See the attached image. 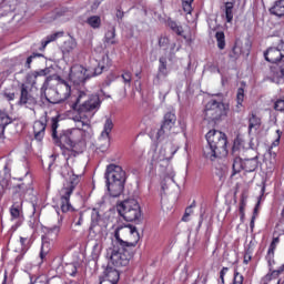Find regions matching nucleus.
I'll use <instances>...</instances> for the list:
<instances>
[{"label":"nucleus","instance_id":"26","mask_svg":"<svg viewBox=\"0 0 284 284\" xmlns=\"http://www.w3.org/2000/svg\"><path fill=\"white\" fill-rule=\"evenodd\" d=\"M261 129V118L256 116V114L252 113L248 118V134L253 132H257Z\"/></svg>","mask_w":284,"mask_h":284},{"label":"nucleus","instance_id":"10","mask_svg":"<svg viewBox=\"0 0 284 284\" xmlns=\"http://www.w3.org/2000/svg\"><path fill=\"white\" fill-rule=\"evenodd\" d=\"M205 139L209 145H214L222 152H225L227 148V135H225V133L213 129L206 133Z\"/></svg>","mask_w":284,"mask_h":284},{"label":"nucleus","instance_id":"47","mask_svg":"<svg viewBox=\"0 0 284 284\" xmlns=\"http://www.w3.org/2000/svg\"><path fill=\"white\" fill-rule=\"evenodd\" d=\"M3 194H6V180L0 181V201L3 199Z\"/></svg>","mask_w":284,"mask_h":284},{"label":"nucleus","instance_id":"59","mask_svg":"<svg viewBox=\"0 0 284 284\" xmlns=\"http://www.w3.org/2000/svg\"><path fill=\"white\" fill-rule=\"evenodd\" d=\"M4 172L6 174H10V166L8 163L4 165Z\"/></svg>","mask_w":284,"mask_h":284},{"label":"nucleus","instance_id":"35","mask_svg":"<svg viewBox=\"0 0 284 284\" xmlns=\"http://www.w3.org/2000/svg\"><path fill=\"white\" fill-rule=\"evenodd\" d=\"M59 37H63V32H55V33L48 36L44 39V41L42 42L43 48H45V45H48L49 43H52V41H57V39H59Z\"/></svg>","mask_w":284,"mask_h":284},{"label":"nucleus","instance_id":"46","mask_svg":"<svg viewBox=\"0 0 284 284\" xmlns=\"http://www.w3.org/2000/svg\"><path fill=\"white\" fill-rule=\"evenodd\" d=\"M276 134H277V138L272 143L271 148H278V145L281 143V136H282L283 132H281V130H276Z\"/></svg>","mask_w":284,"mask_h":284},{"label":"nucleus","instance_id":"52","mask_svg":"<svg viewBox=\"0 0 284 284\" xmlns=\"http://www.w3.org/2000/svg\"><path fill=\"white\" fill-rule=\"evenodd\" d=\"M4 99L7 101H14V93H4Z\"/></svg>","mask_w":284,"mask_h":284},{"label":"nucleus","instance_id":"22","mask_svg":"<svg viewBox=\"0 0 284 284\" xmlns=\"http://www.w3.org/2000/svg\"><path fill=\"white\" fill-rule=\"evenodd\" d=\"M138 201L134 199L124 200L122 203L118 205V212L123 215L125 212H132L134 210V205H136Z\"/></svg>","mask_w":284,"mask_h":284},{"label":"nucleus","instance_id":"43","mask_svg":"<svg viewBox=\"0 0 284 284\" xmlns=\"http://www.w3.org/2000/svg\"><path fill=\"white\" fill-rule=\"evenodd\" d=\"M245 277L239 271H234L233 284H243Z\"/></svg>","mask_w":284,"mask_h":284},{"label":"nucleus","instance_id":"41","mask_svg":"<svg viewBox=\"0 0 284 284\" xmlns=\"http://www.w3.org/2000/svg\"><path fill=\"white\" fill-rule=\"evenodd\" d=\"M41 57H43V54H41V53L31 54L29 58H27L26 68L28 70H30V68L32 65V61H34V59H38V58H41Z\"/></svg>","mask_w":284,"mask_h":284},{"label":"nucleus","instance_id":"54","mask_svg":"<svg viewBox=\"0 0 284 284\" xmlns=\"http://www.w3.org/2000/svg\"><path fill=\"white\" fill-rule=\"evenodd\" d=\"M256 221V215H253L252 219H251V223H250V229H251V232H254V223Z\"/></svg>","mask_w":284,"mask_h":284},{"label":"nucleus","instance_id":"55","mask_svg":"<svg viewBox=\"0 0 284 284\" xmlns=\"http://www.w3.org/2000/svg\"><path fill=\"white\" fill-rule=\"evenodd\" d=\"M20 243H21L22 247H26V244L28 243V239L20 237Z\"/></svg>","mask_w":284,"mask_h":284},{"label":"nucleus","instance_id":"40","mask_svg":"<svg viewBox=\"0 0 284 284\" xmlns=\"http://www.w3.org/2000/svg\"><path fill=\"white\" fill-rule=\"evenodd\" d=\"M121 77H122L124 85H129V88H130V85L132 83V72L124 71Z\"/></svg>","mask_w":284,"mask_h":284},{"label":"nucleus","instance_id":"27","mask_svg":"<svg viewBox=\"0 0 284 284\" xmlns=\"http://www.w3.org/2000/svg\"><path fill=\"white\" fill-rule=\"evenodd\" d=\"M258 168V160L256 158L244 160V172H254Z\"/></svg>","mask_w":284,"mask_h":284},{"label":"nucleus","instance_id":"16","mask_svg":"<svg viewBox=\"0 0 284 284\" xmlns=\"http://www.w3.org/2000/svg\"><path fill=\"white\" fill-rule=\"evenodd\" d=\"M74 50H77V40H74V38H69L61 45V51L64 59H69L70 54H72Z\"/></svg>","mask_w":284,"mask_h":284},{"label":"nucleus","instance_id":"15","mask_svg":"<svg viewBox=\"0 0 284 284\" xmlns=\"http://www.w3.org/2000/svg\"><path fill=\"white\" fill-rule=\"evenodd\" d=\"M11 221L19 226L23 223V201L14 202L10 207Z\"/></svg>","mask_w":284,"mask_h":284},{"label":"nucleus","instance_id":"62","mask_svg":"<svg viewBox=\"0 0 284 284\" xmlns=\"http://www.w3.org/2000/svg\"><path fill=\"white\" fill-rule=\"evenodd\" d=\"M181 131L184 132L185 131V124L181 125Z\"/></svg>","mask_w":284,"mask_h":284},{"label":"nucleus","instance_id":"42","mask_svg":"<svg viewBox=\"0 0 284 284\" xmlns=\"http://www.w3.org/2000/svg\"><path fill=\"white\" fill-rule=\"evenodd\" d=\"M91 225L92 227H97V225H99V211L95 209H93L91 213Z\"/></svg>","mask_w":284,"mask_h":284},{"label":"nucleus","instance_id":"37","mask_svg":"<svg viewBox=\"0 0 284 284\" xmlns=\"http://www.w3.org/2000/svg\"><path fill=\"white\" fill-rule=\"evenodd\" d=\"M106 281H112L116 284V281H119V271L114 268L106 270Z\"/></svg>","mask_w":284,"mask_h":284},{"label":"nucleus","instance_id":"8","mask_svg":"<svg viewBox=\"0 0 284 284\" xmlns=\"http://www.w3.org/2000/svg\"><path fill=\"white\" fill-rule=\"evenodd\" d=\"M128 247L113 244V247L108 251V257L114 267H126V265H130V258L132 256Z\"/></svg>","mask_w":284,"mask_h":284},{"label":"nucleus","instance_id":"39","mask_svg":"<svg viewBox=\"0 0 284 284\" xmlns=\"http://www.w3.org/2000/svg\"><path fill=\"white\" fill-rule=\"evenodd\" d=\"M8 116L6 114H0V136L3 134L6 125H8Z\"/></svg>","mask_w":284,"mask_h":284},{"label":"nucleus","instance_id":"44","mask_svg":"<svg viewBox=\"0 0 284 284\" xmlns=\"http://www.w3.org/2000/svg\"><path fill=\"white\" fill-rule=\"evenodd\" d=\"M194 0H184L183 1V10L186 14H192V2Z\"/></svg>","mask_w":284,"mask_h":284},{"label":"nucleus","instance_id":"13","mask_svg":"<svg viewBox=\"0 0 284 284\" xmlns=\"http://www.w3.org/2000/svg\"><path fill=\"white\" fill-rule=\"evenodd\" d=\"M19 105H24L32 110L37 105V94H34V89L28 90V85H21V94L19 100Z\"/></svg>","mask_w":284,"mask_h":284},{"label":"nucleus","instance_id":"23","mask_svg":"<svg viewBox=\"0 0 284 284\" xmlns=\"http://www.w3.org/2000/svg\"><path fill=\"white\" fill-rule=\"evenodd\" d=\"M112 65V61L110 60V57L103 55L102 60L98 63V67L93 69V74L98 77L99 74L103 73V70H108Z\"/></svg>","mask_w":284,"mask_h":284},{"label":"nucleus","instance_id":"20","mask_svg":"<svg viewBox=\"0 0 284 284\" xmlns=\"http://www.w3.org/2000/svg\"><path fill=\"white\" fill-rule=\"evenodd\" d=\"M169 28L172 30V32H175L179 37H183L187 43H192V38L187 36H183V27L181 24H178L176 21L169 19L166 21Z\"/></svg>","mask_w":284,"mask_h":284},{"label":"nucleus","instance_id":"45","mask_svg":"<svg viewBox=\"0 0 284 284\" xmlns=\"http://www.w3.org/2000/svg\"><path fill=\"white\" fill-rule=\"evenodd\" d=\"M274 110L277 112H283L284 111V100H277L274 104Z\"/></svg>","mask_w":284,"mask_h":284},{"label":"nucleus","instance_id":"48","mask_svg":"<svg viewBox=\"0 0 284 284\" xmlns=\"http://www.w3.org/2000/svg\"><path fill=\"white\" fill-rule=\"evenodd\" d=\"M227 272H230V268L227 267H223L220 272V278L222 283H225V274H227Z\"/></svg>","mask_w":284,"mask_h":284},{"label":"nucleus","instance_id":"7","mask_svg":"<svg viewBox=\"0 0 284 284\" xmlns=\"http://www.w3.org/2000/svg\"><path fill=\"white\" fill-rule=\"evenodd\" d=\"M230 105L223 103V101L211 100L206 103L204 110L205 121H219L222 116H227Z\"/></svg>","mask_w":284,"mask_h":284},{"label":"nucleus","instance_id":"38","mask_svg":"<svg viewBox=\"0 0 284 284\" xmlns=\"http://www.w3.org/2000/svg\"><path fill=\"white\" fill-rule=\"evenodd\" d=\"M49 252H50V242L43 240L41 251H40L41 261H43V258H45V256H48Z\"/></svg>","mask_w":284,"mask_h":284},{"label":"nucleus","instance_id":"18","mask_svg":"<svg viewBox=\"0 0 284 284\" xmlns=\"http://www.w3.org/2000/svg\"><path fill=\"white\" fill-rule=\"evenodd\" d=\"M221 152H223L221 149H217V146L207 143L203 149V156H205V159H209L210 161H214L216 156L221 154Z\"/></svg>","mask_w":284,"mask_h":284},{"label":"nucleus","instance_id":"2","mask_svg":"<svg viewBox=\"0 0 284 284\" xmlns=\"http://www.w3.org/2000/svg\"><path fill=\"white\" fill-rule=\"evenodd\" d=\"M104 179L110 196L116 199V196L123 194L126 179L123 168L116 164H109L105 170Z\"/></svg>","mask_w":284,"mask_h":284},{"label":"nucleus","instance_id":"64","mask_svg":"<svg viewBox=\"0 0 284 284\" xmlns=\"http://www.w3.org/2000/svg\"><path fill=\"white\" fill-rule=\"evenodd\" d=\"M7 278H8V275H7V274H4V281H3V283H6Z\"/></svg>","mask_w":284,"mask_h":284},{"label":"nucleus","instance_id":"57","mask_svg":"<svg viewBox=\"0 0 284 284\" xmlns=\"http://www.w3.org/2000/svg\"><path fill=\"white\" fill-rule=\"evenodd\" d=\"M82 223H83V215H80L78 222H75V225L80 226V225H82Z\"/></svg>","mask_w":284,"mask_h":284},{"label":"nucleus","instance_id":"6","mask_svg":"<svg viewBox=\"0 0 284 284\" xmlns=\"http://www.w3.org/2000/svg\"><path fill=\"white\" fill-rule=\"evenodd\" d=\"M70 92H72V88L68 82L65 81H60L55 89L54 88H49L47 89V92H44V97L49 103H61L65 101L70 97Z\"/></svg>","mask_w":284,"mask_h":284},{"label":"nucleus","instance_id":"33","mask_svg":"<svg viewBox=\"0 0 284 284\" xmlns=\"http://www.w3.org/2000/svg\"><path fill=\"white\" fill-rule=\"evenodd\" d=\"M215 39L217 41V48L220 50H225V33L223 31H217L215 33Z\"/></svg>","mask_w":284,"mask_h":284},{"label":"nucleus","instance_id":"50","mask_svg":"<svg viewBox=\"0 0 284 284\" xmlns=\"http://www.w3.org/2000/svg\"><path fill=\"white\" fill-rule=\"evenodd\" d=\"M169 43H170V40H169L166 37H161V38L159 39V44H160L161 47L168 45Z\"/></svg>","mask_w":284,"mask_h":284},{"label":"nucleus","instance_id":"32","mask_svg":"<svg viewBox=\"0 0 284 284\" xmlns=\"http://www.w3.org/2000/svg\"><path fill=\"white\" fill-rule=\"evenodd\" d=\"M241 170H244V160L241 158H235L233 161V175L239 174Z\"/></svg>","mask_w":284,"mask_h":284},{"label":"nucleus","instance_id":"5","mask_svg":"<svg viewBox=\"0 0 284 284\" xmlns=\"http://www.w3.org/2000/svg\"><path fill=\"white\" fill-rule=\"evenodd\" d=\"M159 63L158 73L153 79V84L156 85L160 94L168 97L172 90V81H170V78H168L170 77V70H168V61L165 58H160Z\"/></svg>","mask_w":284,"mask_h":284},{"label":"nucleus","instance_id":"25","mask_svg":"<svg viewBox=\"0 0 284 284\" xmlns=\"http://www.w3.org/2000/svg\"><path fill=\"white\" fill-rule=\"evenodd\" d=\"M271 14L274 17H278V19H283L284 17V0H276L273 7L270 9Z\"/></svg>","mask_w":284,"mask_h":284},{"label":"nucleus","instance_id":"28","mask_svg":"<svg viewBox=\"0 0 284 284\" xmlns=\"http://www.w3.org/2000/svg\"><path fill=\"white\" fill-rule=\"evenodd\" d=\"M244 99H245V89L239 88L236 93L235 112H241V108H243Z\"/></svg>","mask_w":284,"mask_h":284},{"label":"nucleus","instance_id":"60","mask_svg":"<svg viewBox=\"0 0 284 284\" xmlns=\"http://www.w3.org/2000/svg\"><path fill=\"white\" fill-rule=\"evenodd\" d=\"M274 272H276L277 274H282V272H284V264L277 271Z\"/></svg>","mask_w":284,"mask_h":284},{"label":"nucleus","instance_id":"34","mask_svg":"<svg viewBox=\"0 0 284 284\" xmlns=\"http://www.w3.org/2000/svg\"><path fill=\"white\" fill-rule=\"evenodd\" d=\"M87 23L94 29L101 28V18L99 16L90 17L88 18Z\"/></svg>","mask_w":284,"mask_h":284},{"label":"nucleus","instance_id":"4","mask_svg":"<svg viewBox=\"0 0 284 284\" xmlns=\"http://www.w3.org/2000/svg\"><path fill=\"white\" fill-rule=\"evenodd\" d=\"M114 241L113 245H118L120 247H136V243H139V231L133 225H121L118 226L114 231Z\"/></svg>","mask_w":284,"mask_h":284},{"label":"nucleus","instance_id":"14","mask_svg":"<svg viewBox=\"0 0 284 284\" xmlns=\"http://www.w3.org/2000/svg\"><path fill=\"white\" fill-rule=\"evenodd\" d=\"M264 59L268 63H278L284 59V42H280L277 47H271L264 52Z\"/></svg>","mask_w":284,"mask_h":284},{"label":"nucleus","instance_id":"30","mask_svg":"<svg viewBox=\"0 0 284 284\" xmlns=\"http://www.w3.org/2000/svg\"><path fill=\"white\" fill-rule=\"evenodd\" d=\"M224 12H225V19H226L227 23H232V21L234 19V3L226 2Z\"/></svg>","mask_w":284,"mask_h":284},{"label":"nucleus","instance_id":"58","mask_svg":"<svg viewBox=\"0 0 284 284\" xmlns=\"http://www.w3.org/2000/svg\"><path fill=\"white\" fill-rule=\"evenodd\" d=\"M274 250L275 248H272V246L268 247V252H267L268 256H274Z\"/></svg>","mask_w":284,"mask_h":284},{"label":"nucleus","instance_id":"21","mask_svg":"<svg viewBox=\"0 0 284 284\" xmlns=\"http://www.w3.org/2000/svg\"><path fill=\"white\" fill-rule=\"evenodd\" d=\"M33 132L36 141H43L45 136V123L43 121H36L33 123Z\"/></svg>","mask_w":284,"mask_h":284},{"label":"nucleus","instance_id":"29","mask_svg":"<svg viewBox=\"0 0 284 284\" xmlns=\"http://www.w3.org/2000/svg\"><path fill=\"white\" fill-rule=\"evenodd\" d=\"M61 219L58 221V223L51 227H47V236H52L53 239H57L59 236V232H61Z\"/></svg>","mask_w":284,"mask_h":284},{"label":"nucleus","instance_id":"9","mask_svg":"<svg viewBox=\"0 0 284 284\" xmlns=\"http://www.w3.org/2000/svg\"><path fill=\"white\" fill-rule=\"evenodd\" d=\"M172 134H179V128L176 126V114L174 112H168L164 114L162 125L156 132L158 141H163Z\"/></svg>","mask_w":284,"mask_h":284},{"label":"nucleus","instance_id":"1","mask_svg":"<svg viewBox=\"0 0 284 284\" xmlns=\"http://www.w3.org/2000/svg\"><path fill=\"white\" fill-rule=\"evenodd\" d=\"M72 121L75 128L62 131L59 138L60 143L69 145V148H61L67 164L62 166L60 174L65 181H69V184L61 190L62 212H70V210H72L70 196H72L74 187H77L81 181V174L74 173V169L70 166V161L75 159L79 154V148L77 145L85 141V139H91L92 134H94L88 115H73Z\"/></svg>","mask_w":284,"mask_h":284},{"label":"nucleus","instance_id":"3","mask_svg":"<svg viewBox=\"0 0 284 284\" xmlns=\"http://www.w3.org/2000/svg\"><path fill=\"white\" fill-rule=\"evenodd\" d=\"M72 110L78 112L75 116H88L90 112H98L101 108V99L99 94H91L88 91H79L77 97H73Z\"/></svg>","mask_w":284,"mask_h":284},{"label":"nucleus","instance_id":"51","mask_svg":"<svg viewBox=\"0 0 284 284\" xmlns=\"http://www.w3.org/2000/svg\"><path fill=\"white\" fill-rule=\"evenodd\" d=\"M240 214H242V216H245V201L243 200L240 204Z\"/></svg>","mask_w":284,"mask_h":284},{"label":"nucleus","instance_id":"17","mask_svg":"<svg viewBox=\"0 0 284 284\" xmlns=\"http://www.w3.org/2000/svg\"><path fill=\"white\" fill-rule=\"evenodd\" d=\"M132 205L134 207L132 211H128L121 215L124 219V221L132 222V221H139V219H141V206L139 205V202Z\"/></svg>","mask_w":284,"mask_h":284},{"label":"nucleus","instance_id":"36","mask_svg":"<svg viewBox=\"0 0 284 284\" xmlns=\"http://www.w3.org/2000/svg\"><path fill=\"white\" fill-rule=\"evenodd\" d=\"M58 128H59V118H52L51 119L52 139H55V140L60 139V136L57 134Z\"/></svg>","mask_w":284,"mask_h":284},{"label":"nucleus","instance_id":"12","mask_svg":"<svg viewBox=\"0 0 284 284\" xmlns=\"http://www.w3.org/2000/svg\"><path fill=\"white\" fill-rule=\"evenodd\" d=\"M69 79L75 85H81V83H84L87 79H90V73H88V69L83 65L74 64L70 69Z\"/></svg>","mask_w":284,"mask_h":284},{"label":"nucleus","instance_id":"24","mask_svg":"<svg viewBox=\"0 0 284 284\" xmlns=\"http://www.w3.org/2000/svg\"><path fill=\"white\" fill-rule=\"evenodd\" d=\"M113 128H114V123H112V120L106 119L103 131L100 136V141H105V143L110 144V132H112Z\"/></svg>","mask_w":284,"mask_h":284},{"label":"nucleus","instance_id":"53","mask_svg":"<svg viewBox=\"0 0 284 284\" xmlns=\"http://www.w3.org/2000/svg\"><path fill=\"white\" fill-rule=\"evenodd\" d=\"M276 245H278V237H274V239H273V241H272L270 247L276 250Z\"/></svg>","mask_w":284,"mask_h":284},{"label":"nucleus","instance_id":"61","mask_svg":"<svg viewBox=\"0 0 284 284\" xmlns=\"http://www.w3.org/2000/svg\"><path fill=\"white\" fill-rule=\"evenodd\" d=\"M189 207H191V210H192L193 207H196V202H193Z\"/></svg>","mask_w":284,"mask_h":284},{"label":"nucleus","instance_id":"56","mask_svg":"<svg viewBox=\"0 0 284 284\" xmlns=\"http://www.w3.org/2000/svg\"><path fill=\"white\" fill-rule=\"evenodd\" d=\"M116 18H118V19H123V11L118 10V11H116Z\"/></svg>","mask_w":284,"mask_h":284},{"label":"nucleus","instance_id":"11","mask_svg":"<svg viewBox=\"0 0 284 284\" xmlns=\"http://www.w3.org/2000/svg\"><path fill=\"white\" fill-rule=\"evenodd\" d=\"M179 152V144L174 142H166L163 146L159 150L158 154L155 155L156 161L170 163L172 159H174V154Z\"/></svg>","mask_w":284,"mask_h":284},{"label":"nucleus","instance_id":"63","mask_svg":"<svg viewBox=\"0 0 284 284\" xmlns=\"http://www.w3.org/2000/svg\"><path fill=\"white\" fill-rule=\"evenodd\" d=\"M23 187V185H18V190L21 191V189Z\"/></svg>","mask_w":284,"mask_h":284},{"label":"nucleus","instance_id":"19","mask_svg":"<svg viewBox=\"0 0 284 284\" xmlns=\"http://www.w3.org/2000/svg\"><path fill=\"white\" fill-rule=\"evenodd\" d=\"M50 72H51L50 68L40 69L38 71H32V72L28 73L27 81H28V83H32V85H34L37 83V79H39V77H48V74H50Z\"/></svg>","mask_w":284,"mask_h":284},{"label":"nucleus","instance_id":"49","mask_svg":"<svg viewBox=\"0 0 284 284\" xmlns=\"http://www.w3.org/2000/svg\"><path fill=\"white\" fill-rule=\"evenodd\" d=\"M193 212H194V211L192 210V207H186L185 213H184V215H183V217H182V221L187 222V221H189L187 217H189Z\"/></svg>","mask_w":284,"mask_h":284},{"label":"nucleus","instance_id":"31","mask_svg":"<svg viewBox=\"0 0 284 284\" xmlns=\"http://www.w3.org/2000/svg\"><path fill=\"white\" fill-rule=\"evenodd\" d=\"M116 31L114 29L109 30L104 36L105 45H114L116 43Z\"/></svg>","mask_w":284,"mask_h":284}]
</instances>
